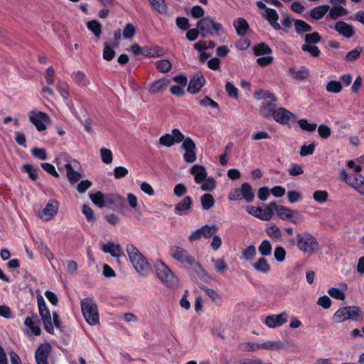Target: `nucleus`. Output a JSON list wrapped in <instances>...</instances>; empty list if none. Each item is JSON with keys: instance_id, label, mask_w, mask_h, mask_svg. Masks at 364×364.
I'll use <instances>...</instances> for the list:
<instances>
[{"instance_id": "obj_1", "label": "nucleus", "mask_w": 364, "mask_h": 364, "mask_svg": "<svg viewBox=\"0 0 364 364\" xmlns=\"http://www.w3.org/2000/svg\"><path fill=\"white\" fill-rule=\"evenodd\" d=\"M126 250L135 270L141 276H146L151 269V264L147 259L132 244H128Z\"/></svg>"}, {"instance_id": "obj_2", "label": "nucleus", "mask_w": 364, "mask_h": 364, "mask_svg": "<svg viewBox=\"0 0 364 364\" xmlns=\"http://www.w3.org/2000/svg\"><path fill=\"white\" fill-rule=\"evenodd\" d=\"M292 244H295L297 248L304 254L313 255L318 249L317 239L310 232H304L297 233L296 235V243L294 240H290Z\"/></svg>"}, {"instance_id": "obj_3", "label": "nucleus", "mask_w": 364, "mask_h": 364, "mask_svg": "<svg viewBox=\"0 0 364 364\" xmlns=\"http://www.w3.org/2000/svg\"><path fill=\"white\" fill-rule=\"evenodd\" d=\"M155 269L158 278L168 288L176 289L178 286V279L172 270L161 259L155 263Z\"/></svg>"}, {"instance_id": "obj_4", "label": "nucleus", "mask_w": 364, "mask_h": 364, "mask_svg": "<svg viewBox=\"0 0 364 364\" xmlns=\"http://www.w3.org/2000/svg\"><path fill=\"white\" fill-rule=\"evenodd\" d=\"M170 255L185 267L200 268V264L191 255L188 250L178 245L170 248Z\"/></svg>"}, {"instance_id": "obj_5", "label": "nucleus", "mask_w": 364, "mask_h": 364, "mask_svg": "<svg viewBox=\"0 0 364 364\" xmlns=\"http://www.w3.org/2000/svg\"><path fill=\"white\" fill-rule=\"evenodd\" d=\"M196 26L203 38L208 36L212 37L218 36L220 31L223 29L222 24L214 21L210 16L203 17L197 22Z\"/></svg>"}, {"instance_id": "obj_6", "label": "nucleus", "mask_w": 364, "mask_h": 364, "mask_svg": "<svg viewBox=\"0 0 364 364\" xmlns=\"http://www.w3.org/2000/svg\"><path fill=\"white\" fill-rule=\"evenodd\" d=\"M81 309L86 321L90 325H96L99 323L100 316L97 306L95 301L87 297L81 300Z\"/></svg>"}, {"instance_id": "obj_7", "label": "nucleus", "mask_w": 364, "mask_h": 364, "mask_svg": "<svg viewBox=\"0 0 364 364\" xmlns=\"http://www.w3.org/2000/svg\"><path fill=\"white\" fill-rule=\"evenodd\" d=\"M270 207L272 215L276 212L277 216L283 220L296 224L302 219L301 215L297 210H290L285 206L278 205L275 201L270 203Z\"/></svg>"}, {"instance_id": "obj_8", "label": "nucleus", "mask_w": 364, "mask_h": 364, "mask_svg": "<svg viewBox=\"0 0 364 364\" xmlns=\"http://www.w3.org/2000/svg\"><path fill=\"white\" fill-rule=\"evenodd\" d=\"M37 303L39 311V314L41 317L42 322L44 326V329L49 333H54V328L52 323L51 315L50 310L41 295L37 296Z\"/></svg>"}, {"instance_id": "obj_9", "label": "nucleus", "mask_w": 364, "mask_h": 364, "mask_svg": "<svg viewBox=\"0 0 364 364\" xmlns=\"http://www.w3.org/2000/svg\"><path fill=\"white\" fill-rule=\"evenodd\" d=\"M272 118L276 122L289 127L296 121V115L282 107H277Z\"/></svg>"}, {"instance_id": "obj_10", "label": "nucleus", "mask_w": 364, "mask_h": 364, "mask_svg": "<svg viewBox=\"0 0 364 364\" xmlns=\"http://www.w3.org/2000/svg\"><path fill=\"white\" fill-rule=\"evenodd\" d=\"M29 120L39 132L46 130V124H50L51 122L49 115L41 111H31L29 115Z\"/></svg>"}, {"instance_id": "obj_11", "label": "nucleus", "mask_w": 364, "mask_h": 364, "mask_svg": "<svg viewBox=\"0 0 364 364\" xmlns=\"http://www.w3.org/2000/svg\"><path fill=\"white\" fill-rule=\"evenodd\" d=\"M218 230V228L215 225H212L210 226L208 225H205L200 228L193 231L188 237V240L191 242H193L200 240L202 237L208 239L214 235L217 232Z\"/></svg>"}, {"instance_id": "obj_12", "label": "nucleus", "mask_w": 364, "mask_h": 364, "mask_svg": "<svg viewBox=\"0 0 364 364\" xmlns=\"http://www.w3.org/2000/svg\"><path fill=\"white\" fill-rule=\"evenodd\" d=\"M181 147L185 150L183 159L186 163H193L196 160V145L191 137H186L182 143Z\"/></svg>"}, {"instance_id": "obj_13", "label": "nucleus", "mask_w": 364, "mask_h": 364, "mask_svg": "<svg viewBox=\"0 0 364 364\" xmlns=\"http://www.w3.org/2000/svg\"><path fill=\"white\" fill-rule=\"evenodd\" d=\"M247 212L262 220L268 221L272 217V211L271 210L270 203L266 205L264 209L260 207L248 205L246 208Z\"/></svg>"}, {"instance_id": "obj_14", "label": "nucleus", "mask_w": 364, "mask_h": 364, "mask_svg": "<svg viewBox=\"0 0 364 364\" xmlns=\"http://www.w3.org/2000/svg\"><path fill=\"white\" fill-rule=\"evenodd\" d=\"M58 208L59 202L56 200L50 199L46 207L39 213V216L46 221L51 220L57 215Z\"/></svg>"}, {"instance_id": "obj_15", "label": "nucleus", "mask_w": 364, "mask_h": 364, "mask_svg": "<svg viewBox=\"0 0 364 364\" xmlns=\"http://www.w3.org/2000/svg\"><path fill=\"white\" fill-rule=\"evenodd\" d=\"M106 206L110 210H119L125 207V199L117 193H106Z\"/></svg>"}, {"instance_id": "obj_16", "label": "nucleus", "mask_w": 364, "mask_h": 364, "mask_svg": "<svg viewBox=\"0 0 364 364\" xmlns=\"http://www.w3.org/2000/svg\"><path fill=\"white\" fill-rule=\"evenodd\" d=\"M206 80L200 73H196L190 80L187 91L191 94L195 95L198 93L205 85Z\"/></svg>"}, {"instance_id": "obj_17", "label": "nucleus", "mask_w": 364, "mask_h": 364, "mask_svg": "<svg viewBox=\"0 0 364 364\" xmlns=\"http://www.w3.org/2000/svg\"><path fill=\"white\" fill-rule=\"evenodd\" d=\"M52 347L49 343H41L35 352V359L37 364H48V358Z\"/></svg>"}, {"instance_id": "obj_18", "label": "nucleus", "mask_w": 364, "mask_h": 364, "mask_svg": "<svg viewBox=\"0 0 364 364\" xmlns=\"http://www.w3.org/2000/svg\"><path fill=\"white\" fill-rule=\"evenodd\" d=\"M287 322V314L284 311L279 314L267 316L264 320V323L272 328L282 326Z\"/></svg>"}, {"instance_id": "obj_19", "label": "nucleus", "mask_w": 364, "mask_h": 364, "mask_svg": "<svg viewBox=\"0 0 364 364\" xmlns=\"http://www.w3.org/2000/svg\"><path fill=\"white\" fill-rule=\"evenodd\" d=\"M277 109L276 101L270 100L269 102H262L260 108L259 114L265 119H270L274 114Z\"/></svg>"}, {"instance_id": "obj_20", "label": "nucleus", "mask_w": 364, "mask_h": 364, "mask_svg": "<svg viewBox=\"0 0 364 364\" xmlns=\"http://www.w3.org/2000/svg\"><path fill=\"white\" fill-rule=\"evenodd\" d=\"M102 250L105 253H109L112 257L117 258L125 256L120 245L111 242L104 244L102 247Z\"/></svg>"}, {"instance_id": "obj_21", "label": "nucleus", "mask_w": 364, "mask_h": 364, "mask_svg": "<svg viewBox=\"0 0 364 364\" xmlns=\"http://www.w3.org/2000/svg\"><path fill=\"white\" fill-rule=\"evenodd\" d=\"M193 205V200L191 196H186L175 205V213L178 215H186L187 210H189Z\"/></svg>"}, {"instance_id": "obj_22", "label": "nucleus", "mask_w": 364, "mask_h": 364, "mask_svg": "<svg viewBox=\"0 0 364 364\" xmlns=\"http://www.w3.org/2000/svg\"><path fill=\"white\" fill-rule=\"evenodd\" d=\"M190 173L194 176L195 182L198 184L203 182L207 177L206 169L201 165H194L191 168Z\"/></svg>"}, {"instance_id": "obj_23", "label": "nucleus", "mask_w": 364, "mask_h": 364, "mask_svg": "<svg viewBox=\"0 0 364 364\" xmlns=\"http://www.w3.org/2000/svg\"><path fill=\"white\" fill-rule=\"evenodd\" d=\"M335 30L346 38H351L354 34L353 26L344 21H338L335 25Z\"/></svg>"}, {"instance_id": "obj_24", "label": "nucleus", "mask_w": 364, "mask_h": 364, "mask_svg": "<svg viewBox=\"0 0 364 364\" xmlns=\"http://www.w3.org/2000/svg\"><path fill=\"white\" fill-rule=\"evenodd\" d=\"M149 1L151 2L154 9L160 14L168 17L172 16L173 13L171 10H169L164 0H149Z\"/></svg>"}, {"instance_id": "obj_25", "label": "nucleus", "mask_w": 364, "mask_h": 364, "mask_svg": "<svg viewBox=\"0 0 364 364\" xmlns=\"http://www.w3.org/2000/svg\"><path fill=\"white\" fill-rule=\"evenodd\" d=\"M40 322L37 314H33L31 317H27L24 321V324L28 326L35 336H40L41 330L38 323Z\"/></svg>"}, {"instance_id": "obj_26", "label": "nucleus", "mask_w": 364, "mask_h": 364, "mask_svg": "<svg viewBox=\"0 0 364 364\" xmlns=\"http://www.w3.org/2000/svg\"><path fill=\"white\" fill-rule=\"evenodd\" d=\"M264 17L269 21V24L277 31L281 29V26L278 23L279 16L275 9L267 8L265 10Z\"/></svg>"}, {"instance_id": "obj_27", "label": "nucleus", "mask_w": 364, "mask_h": 364, "mask_svg": "<svg viewBox=\"0 0 364 364\" xmlns=\"http://www.w3.org/2000/svg\"><path fill=\"white\" fill-rule=\"evenodd\" d=\"M240 195H242V199H244L248 203H252L255 197L252 187L247 182H245L241 185Z\"/></svg>"}, {"instance_id": "obj_28", "label": "nucleus", "mask_w": 364, "mask_h": 364, "mask_svg": "<svg viewBox=\"0 0 364 364\" xmlns=\"http://www.w3.org/2000/svg\"><path fill=\"white\" fill-rule=\"evenodd\" d=\"M164 49L159 46H144V56L148 58H157L164 55Z\"/></svg>"}, {"instance_id": "obj_29", "label": "nucleus", "mask_w": 364, "mask_h": 364, "mask_svg": "<svg viewBox=\"0 0 364 364\" xmlns=\"http://www.w3.org/2000/svg\"><path fill=\"white\" fill-rule=\"evenodd\" d=\"M236 33L240 36H245L250 28L248 23L243 18H238L233 22Z\"/></svg>"}, {"instance_id": "obj_30", "label": "nucleus", "mask_w": 364, "mask_h": 364, "mask_svg": "<svg viewBox=\"0 0 364 364\" xmlns=\"http://www.w3.org/2000/svg\"><path fill=\"white\" fill-rule=\"evenodd\" d=\"M255 271L262 274H268L271 270V267L267 262V259L264 257H259L257 261L252 264Z\"/></svg>"}, {"instance_id": "obj_31", "label": "nucleus", "mask_w": 364, "mask_h": 364, "mask_svg": "<svg viewBox=\"0 0 364 364\" xmlns=\"http://www.w3.org/2000/svg\"><path fill=\"white\" fill-rule=\"evenodd\" d=\"M266 232L274 242H279L282 239L281 230L274 224L269 225L266 229Z\"/></svg>"}, {"instance_id": "obj_32", "label": "nucleus", "mask_w": 364, "mask_h": 364, "mask_svg": "<svg viewBox=\"0 0 364 364\" xmlns=\"http://www.w3.org/2000/svg\"><path fill=\"white\" fill-rule=\"evenodd\" d=\"M71 77L78 86L87 87L90 84L89 78L80 70L73 73Z\"/></svg>"}, {"instance_id": "obj_33", "label": "nucleus", "mask_w": 364, "mask_h": 364, "mask_svg": "<svg viewBox=\"0 0 364 364\" xmlns=\"http://www.w3.org/2000/svg\"><path fill=\"white\" fill-rule=\"evenodd\" d=\"M105 198L106 193L104 194L100 191L90 194V198L92 202L100 208H103L106 206Z\"/></svg>"}, {"instance_id": "obj_34", "label": "nucleus", "mask_w": 364, "mask_h": 364, "mask_svg": "<svg viewBox=\"0 0 364 364\" xmlns=\"http://www.w3.org/2000/svg\"><path fill=\"white\" fill-rule=\"evenodd\" d=\"M65 167L67 171L68 179L71 184H74L80 180L82 177L81 174L79 172L75 171L70 164H66Z\"/></svg>"}, {"instance_id": "obj_35", "label": "nucleus", "mask_w": 364, "mask_h": 364, "mask_svg": "<svg viewBox=\"0 0 364 364\" xmlns=\"http://www.w3.org/2000/svg\"><path fill=\"white\" fill-rule=\"evenodd\" d=\"M349 320L360 321L363 319V314L360 307L348 306Z\"/></svg>"}, {"instance_id": "obj_36", "label": "nucleus", "mask_w": 364, "mask_h": 364, "mask_svg": "<svg viewBox=\"0 0 364 364\" xmlns=\"http://www.w3.org/2000/svg\"><path fill=\"white\" fill-rule=\"evenodd\" d=\"M329 9L330 7L328 5L316 6L311 9L310 15L314 19L320 20L325 16Z\"/></svg>"}, {"instance_id": "obj_37", "label": "nucleus", "mask_w": 364, "mask_h": 364, "mask_svg": "<svg viewBox=\"0 0 364 364\" xmlns=\"http://www.w3.org/2000/svg\"><path fill=\"white\" fill-rule=\"evenodd\" d=\"M252 50L256 56L268 55L272 53V48L265 43H259L255 45Z\"/></svg>"}, {"instance_id": "obj_38", "label": "nucleus", "mask_w": 364, "mask_h": 364, "mask_svg": "<svg viewBox=\"0 0 364 364\" xmlns=\"http://www.w3.org/2000/svg\"><path fill=\"white\" fill-rule=\"evenodd\" d=\"M333 320L336 323L349 320L348 306L339 308L333 314Z\"/></svg>"}, {"instance_id": "obj_39", "label": "nucleus", "mask_w": 364, "mask_h": 364, "mask_svg": "<svg viewBox=\"0 0 364 364\" xmlns=\"http://www.w3.org/2000/svg\"><path fill=\"white\" fill-rule=\"evenodd\" d=\"M294 27L296 32L299 35H301L304 33L310 32L313 29L311 25L301 19L294 20Z\"/></svg>"}, {"instance_id": "obj_40", "label": "nucleus", "mask_w": 364, "mask_h": 364, "mask_svg": "<svg viewBox=\"0 0 364 364\" xmlns=\"http://www.w3.org/2000/svg\"><path fill=\"white\" fill-rule=\"evenodd\" d=\"M261 347L265 350H282L286 348V345L281 341H266L261 343Z\"/></svg>"}, {"instance_id": "obj_41", "label": "nucleus", "mask_w": 364, "mask_h": 364, "mask_svg": "<svg viewBox=\"0 0 364 364\" xmlns=\"http://www.w3.org/2000/svg\"><path fill=\"white\" fill-rule=\"evenodd\" d=\"M22 171L28 175V177L32 181H37L38 179V172L40 171L38 167H34L31 164H24L22 166Z\"/></svg>"}, {"instance_id": "obj_42", "label": "nucleus", "mask_w": 364, "mask_h": 364, "mask_svg": "<svg viewBox=\"0 0 364 364\" xmlns=\"http://www.w3.org/2000/svg\"><path fill=\"white\" fill-rule=\"evenodd\" d=\"M258 250L260 255L264 257L270 256L272 251L271 242L268 240H262L258 247Z\"/></svg>"}, {"instance_id": "obj_43", "label": "nucleus", "mask_w": 364, "mask_h": 364, "mask_svg": "<svg viewBox=\"0 0 364 364\" xmlns=\"http://www.w3.org/2000/svg\"><path fill=\"white\" fill-rule=\"evenodd\" d=\"M346 14L347 10L341 5H334L329 11V16L333 20Z\"/></svg>"}, {"instance_id": "obj_44", "label": "nucleus", "mask_w": 364, "mask_h": 364, "mask_svg": "<svg viewBox=\"0 0 364 364\" xmlns=\"http://www.w3.org/2000/svg\"><path fill=\"white\" fill-rule=\"evenodd\" d=\"M56 89L64 100H68L70 97L69 85L66 82L59 81Z\"/></svg>"}, {"instance_id": "obj_45", "label": "nucleus", "mask_w": 364, "mask_h": 364, "mask_svg": "<svg viewBox=\"0 0 364 364\" xmlns=\"http://www.w3.org/2000/svg\"><path fill=\"white\" fill-rule=\"evenodd\" d=\"M341 178L345 183H346L348 185L350 186L351 187H353L355 188V186L360 181V178H356L353 176V175L348 173L346 170H342L341 171Z\"/></svg>"}, {"instance_id": "obj_46", "label": "nucleus", "mask_w": 364, "mask_h": 364, "mask_svg": "<svg viewBox=\"0 0 364 364\" xmlns=\"http://www.w3.org/2000/svg\"><path fill=\"white\" fill-rule=\"evenodd\" d=\"M202 207L204 210L210 209L215 204L213 196L210 193H205L200 198Z\"/></svg>"}, {"instance_id": "obj_47", "label": "nucleus", "mask_w": 364, "mask_h": 364, "mask_svg": "<svg viewBox=\"0 0 364 364\" xmlns=\"http://www.w3.org/2000/svg\"><path fill=\"white\" fill-rule=\"evenodd\" d=\"M87 27L96 37H99L100 36L102 33V25L97 20L88 21Z\"/></svg>"}, {"instance_id": "obj_48", "label": "nucleus", "mask_w": 364, "mask_h": 364, "mask_svg": "<svg viewBox=\"0 0 364 364\" xmlns=\"http://www.w3.org/2000/svg\"><path fill=\"white\" fill-rule=\"evenodd\" d=\"M156 66L159 71L163 73H166L171 70L172 64L168 60L163 59L156 61Z\"/></svg>"}, {"instance_id": "obj_49", "label": "nucleus", "mask_w": 364, "mask_h": 364, "mask_svg": "<svg viewBox=\"0 0 364 364\" xmlns=\"http://www.w3.org/2000/svg\"><path fill=\"white\" fill-rule=\"evenodd\" d=\"M255 97L257 100H266L267 99H270L272 101H277V98L274 95L269 91L267 90H257L254 93Z\"/></svg>"}, {"instance_id": "obj_50", "label": "nucleus", "mask_w": 364, "mask_h": 364, "mask_svg": "<svg viewBox=\"0 0 364 364\" xmlns=\"http://www.w3.org/2000/svg\"><path fill=\"white\" fill-rule=\"evenodd\" d=\"M328 193L324 190H318L314 192L313 198L320 204H323L328 200Z\"/></svg>"}, {"instance_id": "obj_51", "label": "nucleus", "mask_w": 364, "mask_h": 364, "mask_svg": "<svg viewBox=\"0 0 364 364\" xmlns=\"http://www.w3.org/2000/svg\"><path fill=\"white\" fill-rule=\"evenodd\" d=\"M301 50L304 52L309 53L310 55L314 58L318 57L321 55L320 49L315 45L304 44L301 46Z\"/></svg>"}, {"instance_id": "obj_52", "label": "nucleus", "mask_w": 364, "mask_h": 364, "mask_svg": "<svg viewBox=\"0 0 364 364\" xmlns=\"http://www.w3.org/2000/svg\"><path fill=\"white\" fill-rule=\"evenodd\" d=\"M321 37L318 32L307 33L305 35L304 41L307 45H315L320 42Z\"/></svg>"}, {"instance_id": "obj_53", "label": "nucleus", "mask_w": 364, "mask_h": 364, "mask_svg": "<svg viewBox=\"0 0 364 364\" xmlns=\"http://www.w3.org/2000/svg\"><path fill=\"white\" fill-rule=\"evenodd\" d=\"M257 254L256 247L255 245H250L242 251V257L247 260H252Z\"/></svg>"}, {"instance_id": "obj_54", "label": "nucleus", "mask_w": 364, "mask_h": 364, "mask_svg": "<svg viewBox=\"0 0 364 364\" xmlns=\"http://www.w3.org/2000/svg\"><path fill=\"white\" fill-rule=\"evenodd\" d=\"M240 346L245 352H255L262 349L261 344L254 342L243 343Z\"/></svg>"}, {"instance_id": "obj_55", "label": "nucleus", "mask_w": 364, "mask_h": 364, "mask_svg": "<svg viewBox=\"0 0 364 364\" xmlns=\"http://www.w3.org/2000/svg\"><path fill=\"white\" fill-rule=\"evenodd\" d=\"M100 156L103 163L109 164L113 159L112 152L110 149L106 148L100 149Z\"/></svg>"}, {"instance_id": "obj_56", "label": "nucleus", "mask_w": 364, "mask_h": 364, "mask_svg": "<svg viewBox=\"0 0 364 364\" xmlns=\"http://www.w3.org/2000/svg\"><path fill=\"white\" fill-rule=\"evenodd\" d=\"M82 212L85 215L87 222L94 223L96 221L94 212L88 205L85 204L82 205Z\"/></svg>"}, {"instance_id": "obj_57", "label": "nucleus", "mask_w": 364, "mask_h": 364, "mask_svg": "<svg viewBox=\"0 0 364 364\" xmlns=\"http://www.w3.org/2000/svg\"><path fill=\"white\" fill-rule=\"evenodd\" d=\"M326 90L329 92L338 93L342 90V85L339 81L331 80L327 84Z\"/></svg>"}, {"instance_id": "obj_58", "label": "nucleus", "mask_w": 364, "mask_h": 364, "mask_svg": "<svg viewBox=\"0 0 364 364\" xmlns=\"http://www.w3.org/2000/svg\"><path fill=\"white\" fill-rule=\"evenodd\" d=\"M102 56L103 58L107 61L112 60L115 56V51L107 42L105 43Z\"/></svg>"}, {"instance_id": "obj_59", "label": "nucleus", "mask_w": 364, "mask_h": 364, "mask_svg": "<svg viewBox=\"0 0 364 364\" xmlns=\"http://www.w3.org/2000/svg\"><path fill=\"white\" fill-rule=\"evenodd\" d=\"M298 124L301 129L308 131V132H313L315 131L317 124L315 123H309L308 120L306 119H301L298 121Z\"/></svg>"}, {"instance_id": "obj_60", "label": "nucleus", "mask_w": 364, "mask_h": 364, "mask_svg": "<svg viewBox=\"0 0 364 364\" xmlns=\"http://www.w3.org/2000/svg\"><path fill=\"white\" fill-rule=\"evenodd\" d=\"M286 250L282 246H277L274 249V257L278 262H282L286 258Z\"/></svg>"}, {"instance_id": "obj_61", "label": "nucleus", "mask_w": 364, "mask_h": 364, "mask_svg": "<svg viewBox=\"0 0 364 364\" xmlns=\"http://www.w3.org/2000/svg\"><path fill=\"white\" fill-rule=\"evenodd\" d=\"M199 104L200 106L204 107H210L214 109H219L218 103L216 102L215 101H214L213 100H212L208 96H205L202 100H200L199 101Z\"/></svg>"}, {"instance_id": "obj_62", "label": "nucleus", "mask_w": 364, "mask_h": 364, "mask_svg": "<svg viewBox=\"0 0 364 364\" xmlns=\"http://www.w3.org/2000/svg\"><path fill=\"white\" fill-rule=\"evenodd\" d=\"M215 181L213 177L206 178L200 188L203 191H211L215 188Z\"/></svg>"}, {"instance_id": "obj_63", "label": "nucleus", "mask_w": 364, "mask_h": 364, "mask_svg": "<svg viewBox=\"0 0 364 364\" xmlns=\"http://www.w3.org/2000/svg\"><path fill=\"white\" fill-rule=\"evenodd\" d=\"M328 293L331 297H333L336 299H338V300L343 301L346 298V295L343 293V291H341L340 289H338L336 287H332V288L329 289L328 290Z\"/></svg>"}, {"instance_id": "obj_64", "label": "nucleus", "mask_w": 364, "mask_h": 364, "mask_svg": "<svg viewBox=\"0 0 364 364\" xmlns=\"http://www.w3.org/2000/svg\"><path fill=\"white\" fill-rule=\"evenodd\" d=\"M225 90L229 97L237 99L238 97V89L230 82L225 84Z\"/></svg>"}]
</instances>
